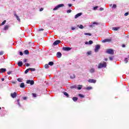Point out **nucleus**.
Returning <instances> with one entry per match:
<instances>
[{
    "instance_id": "nucleus-53",
    "label": "nucleus",
    "mask_w": 129,
    "mask_h": 129,
    "mask_svg": "<svg viewBox=\"0 0 129 129\" xmlns=\"http://www.w3.org/2000/svg\"><path fill=\"white\" fill-rule=\"evenodd\" d=\"M104 10V9H103V8H100V11H103Z\"/></svg>"
},
{
    "instance_id": "nucleus-57",
    "label": "nucleus",
    "mask_w": 129,
    "mask_h": 129,
    "mask_svg": "<svg viewBox=\"0 0 129 129\" xmlns=\"http://www.w3.org/2000/svg\"><path fill=\"white\" fill-rule=\"evenodd\" d=\"M69 7H72V4H68Z\"/></svg>"
},
{
    "instance_id": "nucleus-54",
    "label": "nucleus",
    "mask_w": 129,
    "mask_h": 129,
    "mask_svg": "<svg viewBox=\"0 0 129 129\" xmlns=\"http://www.w3.org/2000/svg\"><path fill=\"white\" fill-rule=\"evenodd\" d=\"M11 73H12V72H8L7 73V74H8V75H10Z\"/></svg>"
},
{
    "instance_id": "nucleus-43",
    "label": "nucleus",
    "mask_w": 129,
    "mask_h": 129,
    "mask_svg": "<svg viewBox=\"0 0 129 129\" xmlns=\"http://www.w3.org/2000/svg\"><path fill=\"white\" fill-rule=\"evenodd\" d=\"M124 16H125V17H126V16H128V13L127 12V13H125Z\"/></svg>"
},
{
    "instance_id": "nucleus-5",
    "label": "nucleus",
    "mask_w": 129,
    "mask_h": 129,
    "mask_svg": "<svg viewBox=\"0 0 129 129\" xmlns=\"http://www.w3.org/2000/svg\"><path fill=\"white\" fill-rule=\"evenodd\" d=\"M100 49V46L99 44L96 45L95 47V52H98V50Z\"/></svg>"
},
{
    "instance_id": "nucleus-44",
    "label": "nucleus",
    "mask_w": 129,
    "mask_h": 129,
    "mask_svg": "<svg viewBox=\"0 0 129 129\" xmlns=\"http://www.w3.org/2000/svg\"><path fill=\"white\" fill-rule=\"evenodd\" d=\"M19 54L21 56H23V52L22 51L19 52Z\"/></svg>"
},
{
    "instance_id": "nucleus-51",
    "label": "nucleus",
    "mask_w": 129,
    "mask_h": 129,
    "mask_svg": "<svg viewBox=\"0 0 129 129\" xmlns=\"http://www.w3.org/2000/svg\"><path fill=\"white\" fill-rule=\"evenodd\" d=\"M43 10H44V8H41L39 11H40V12H42Z\"/></svg>"
},
{
    "instance_id": "nucleus-50",
    "label": "nucleus",
    "mask_w": 129,
    "mask_h": 129,
    "mask_svg": "<svg viewBox=\"0 0 129 129\" xmlns=\"http://www.w3.org/2000/svg\"><path fill=\"white\" fill-rule=\"evenodd\" d=\"M71 29L73 31H74V30H75L76 28L75 27H72Z\"/></svg>"
},
{
    "instance_id": "nucleus-8",
    "label": "nucleus",
    "mask_w": 129,
    "mask_h": 129,
    "mask_svg": "<svg viewBox=\"0 0 129 129\" xmlns=\"http://www.w3.org/2000/svg\"><path fill=\"white\" fill-rule=\"evenodd\" d=\"M88 82H89L90 83H96V80L94 79H90L88 80Z\"/></svg>"
},
{
    "instance_id": "nucleus-37",
    "label": "nucleus",
    "mask_w": 129,
    "mask_h": 129,
    "mask_svg": "<svg viewBox=\"0 0 129 129\" xmlns=\"http://www.w3.org/2000/svg\"><path fill=\"white\" fill-rule=\"evenodd\" d=\"M79 96H80V97H81L82 98H84V96L82 94H80L79 95Z\"/></svg>"
},
{
    "instance_id": "nucleus-14",
    "label": "nucleus",
    "mask_w": 129,
    "mask_h": 129,
    "mask_svg": "<svg viewBox=\"0 0 129 129\" xmlns=\"http://www.w3.org/2000/svg\"><path fill=\"white\" fill-rule=\"evenodd\" d=\"M90 73H94L95 72V69L94 68H91L90 70Z\"/></svg>"
},
{
    "instance_id": "nucleus-17",
    "label": "nucleus",
    "mask_w": 129,
    "mask_h": 129,
    "mask_svg": "<svg viewBox=\"0 0 129 129\" xmlns=\"http://www.w3.org/2000/svg\"><path fill=\"white\" fill-rule=\"evenodd\" d=\"M10 28V25H6L4 27L5 31H6L7 30H9V28Z\"/></svg>"
},
{
    "instance_id": "nucleus-64",
    "label": "nucleus",
    "mask_w": 129,
    "mask_h": 129,
    "mask_svg": "<svg viewBox=\"0 0 129 129\" xmlns=\"http://www.w3.org/2000/svg\"><path fill=\"white\" fill-rule=\"evenodd\" d=\"M0 109H2V108H1V107H0Z\"/></svg>"
},
{
    "instance_id": "nucleus-16",
    "label": "nucleus",
    "mask_w": 129,
    "mask_h": 129,
    "mask_svg": "<svg viewBox=\"0 0 129 129\" xmlns=\"http://www.w3.org/2000/svg\"><path fill=\"white\" fill-rule=\"evenodd\" d=\"M6 71H7V69H0V72L1 73H4V72H6Z\"/></svg>"
},
{
    "instance_id": "nucleus-23",
    "label": "nucleus",
    "mask_w": 129,
    "mask_h": 129,
    "mask_svg": "<svg viewBox=\"0 0 129 129\" xmlns=\"http://www.w3.org/2000/svg\"><path fill=\"white\" fill-rule=\"evenodd\" d=\"M63 94H64V95L67 96V97H69V94H68V93H67V92H63Z\"/></svg>"
},
{
    "instance_id": "nucleus-38",
    "label": "nucleus",
    "mask_w": 129,
    "mask_h": 129,
    "mask_svg": "<svg viewBox=\"0 0 129 129\" xmlns=\"http://www.w3.org/2000/svg\"><path fill=\"white\" fill-rule=\"evenodd\" d=\"M71 12H72V10H69L67 11V13L68 14H69V13H71Z\"/></svg>"
},
{
    "instance_id": "nucleus-13",
    "label": "nucleus",
    "mask_w": 129,
    "mask_h": 129,
    "mask_svg": "<svg viewBox=\"0 0 129 129\" xmlns=\"http://www.w3.org/2000/svg\"><path fill=\"white\" fill-rule=\"evenodd\" d=\"M82 13H80L75 15V19H77V18H78L79 17H80V16H82Z\"/></svg>"
},
{
    "instance_id": "nucleus-39",
    "label": "nucleus",
    "mask_w": 129,
    "mask_h": 129,
    "mask_svg": "<svg viewBox=\"0 0 129 129\" xmlns=\"http://www.w3.org/2000/svg\"><path fill=\"white\" fill-rule=\"evenodd\" d=\"M17 80H18V81H19V82H22V79H21V78H18V79H17Z\"/></svg>"
},
{
    "instance_id": "nucleus-42",
    "label": "nucleus",
    "mask_w": 129,
    "mask_h": 129,
    "mask_svg": "<svg viewBox=\"0 0 129 129\" xmlns=\"http://www.w3.org/2000/svg\"><path fill=\"white\" fill-rule=\"evenodd\" d=\"M98 8V6H96V7H94V11H96V10H97Z\"/></svg>"
},
{
    "instance_id": "nucleus-58",
    "label": "nucleus",
    "mask_w": 129,
    "mask_h": 129,
    "mask_svg": "<svg viewBox=\"0 0 129 129\" xmlns=\"http://www.w3.org/2000/svg\"><path fill=\"white\" fill-rule=\"evenodd\" d=\"M122 47L123 48H124V47H125V45L123 44V45H122Z\"/></svg>"
},
{
    "instance_id": "nucleus-1",
    "label": "nucleus",
    "mask_w": 129,
    "mask_h": 129,
    "mask_svg": "<svg viewBox=\"0 0 129 129\" xmlns=\"http://www.w3.org/2000/svg\"><path fill=\"white\" fill-rule=\"evenodd\" d=\"M103 67L104 68H105V67H106V62H103V63H99L98 66V69H101V68H103Z\"/></svg>"
},
{
    "instance_id": "nucleus-12",
    "label": "nucleus",
    "mask_w": 129,
    "mask_h": 129,
    "mask_svg": "<svg viewBox=\"0 0 129 129\" xmlns=\"http://www.w3.org/2000/svg\"><path fill=\"white\" fill-rule=\"evenodd\" d=\"M61 56L62 53H61L60 52H58L56 53V57H57V58H61Z\"/></svg>"
},
{
    "instance_id": "nucleus-3",
    "label": "nucleus",
    "mask_w": 129,
    "mask_h": 129,
    "mask_svg": "<svg viewBox=\"0 0 129 129\" xmlns=\"http://www.w3.org/2000/svg\"><path fill=\"white\" fill-rule=\"evenodd\" d=\"M106 52L108 54H110L111 55H113V54H114V52H113V50L111 49L107 50Z\"/></svg>"
},
{
    "instance_id": "nucleus-52",
    "label": "nucleus",
    "mask_w": 129,
    "mask_h": 129,
    "mask_svg": "<svg viewBox=\"0 0 129 129\" xmlns=\"http://www.w3.org/2000/svg\"><path fill=\"white\" fill-rule=\"evenodd\" d=\"M17 102H18L19 105L20 106L21 105L20 104V100L18 99V100H17Z\"/></svg>"
},
{
    "instance_id": "nucleus-55",
    "label": "nucleus",
    "mask_w": 129,
    "mask_h": 129,
    "mask_svg": "<svg viewBox=\"0 0 129 129\" xmlns=\"http://www.w3.org/2000/svg\"><path fill=\"white\" fill-rule=\"evenodd\" d=\"M85 44H86V45H88V44H89V42H86L85 43Z\"/></svg>"
},
{
    "instance_id": "nucleus-41",
    "label": "nucleus",
    "mask_w": 129,
    "mask_h": 129,
    "mask_svg": "<svg viewBox=\"0 0 129 129\" xmlns=\"http://www.w3.org/2000/svg\"><path fill=\"white\" fill-rule=\"evenodd\" d=\"M124 62H125V63H127V62H128L127 58H125V59H124Z\"/></svg>"
},
{
    "instance_id": "nucleus-47",
    "label": "nucleus",
    "mask_w": 129,
    "mask_h": 129,
    "mask_svg": "<svg viewBox=\"0 0 129 129\" xmlns=\"http://www.w3.org/2000/svg\"><path fill=\"white\" fill-rule=\"evenodd\" d=\"M109 59H110V61H112L113 58L112 57H109Z\"/></svg>"
},
{
    "instance_id": "nucleus-56",
    "label": "nucleus",
    "mask_w": 129,
    "mask_h": 129,
    "mask_svg": "<svg viewBox=\"0 0 129 129\" xmlns=\"http://www.w3.org/2000/svg\"><path fill=\"white\" fill-rule=\"evenodd\" d=\"M26 66H27V67L30 66V64L29 63H26Z\"/></svg>"
},
{
    "instance_id": "nucleus-22",
    "label": "nucleus",
    "mask_w": 129,
    "mask_h": 129,
    "mask_svg": "<svg viewBox=\"0 0 129 129\" xmlns=\"http://www.w3.org/2000/svg\"><path fill=\"white\" fill-rule=\"evenodd\" d=\"M20 87L21 88H24V87H25V83H21L20 85Z\"/></svg>"
},
{
    "instance_id": "nucleus-63",
    "label": "nucleus",
    "mask_w": 129,
    "mask_h": 129,
    "mask_svg": "<svg viewBox=\"0 0 129 129\" xmlns=\"http://www.w3.org/2000/svg\"><path fill=\"white\" fill-rule=\"evenodd\" d=\"M112 6V4L110 5V7H111Z\"/></svg>"
},
{
    "instance_id": "nucleus-24",
    "label": "nucleus",
    "mask_w": 129,
    "mask_h": 129,
    "mask_svg": "<svg viewBox=\"0 0 129 129\" xmlns=\"http://www.w3.org/2000/svg\"><path fill=\"white\" fill-rule=\"evenodd\" d=\"M6 23H7V21L4 20V22L1 23V26H4V25H5V24H6Z\"/></svg>"
},
{
    "instance_id": "nucleus-34",
    "label": "nucleus",
    "mask_w": 129,
    "mask_h": 129,
    "mask_svg": "<svg viewBox=\"0 0 129 129\" xmlns=\"http://www.w3.org/2000/svg\"><path fill=\"white\" fill-rule=\"evenodd\" d=\"M112 8V9H116V5L113 4Z\"/></svg>"
},
{
    "instance_id": "nucleus-2",
    "label": "nucleus",
    "mask_w": 129,
    "mask_h": 129,
    "mask_svg": "<svg viewBox=\"0 0 129 129\" xmlns=\"http://www.w3.org/2000/svg\"><path fill=\"white\" fill-rule=\"evenodd\" d=\"M62 7H64V4H59L53 9V11H57L58 9H59V8H62Z\"/></svg>"
},
{
    "instance_id": "nucleus-30",
    "label": "nucleus",
    "mask_w": 129,
    "mask_h": 129,
    "mask_svg": "<svg viewBox=\"0 0 129 129\" xmlns=\"http://www.w3.org/2000/svg\"><path fill=\"white\" fill-rule=\"evenodd\" d=\"M44 67H45V68L46 69H48V68H49V64H46L45 65Z\"/></svg>"
},
{
    "instance_id": "nucleus-36",
    "label": "nucleus",
    "mask_w": 129,
    "mask_h": 129,
    "mask_svg": "<svg viewBox=\"0 0 129 129\" xmlns=\"http://www.w3.org/2000/svg\"><path fill=\"white\" fill-rule=\"evenodd\" d=\"M86 89H87V90H90V89H92V87H88L86 88Z\"/></svg>"
},
{
    "instance_id": "nucleus-11",
    "label": "nucleus",
    "mask_w": 129,
    "mask_h": 129,
    "mask_svg": "<svg viewBox=\"0 0 129 129\" xmlns=\"http://www.w3.org/2000/svg\"><path fill=\"white\" fill-rule=\"evenodd\" d=\"M60 42L61 41L60 40H56L54 42H53V45L54 46H56V45H58V44L60 43Z\"/></svg>"
},
{
    "instance_id": "nucleus-59",
    "label": "nucleus",
    "mask_w": 129,
    "mask_h": 129,
    "mask_svg": "<svg viewBox=\"0 0 129 129\" xmlns=\"http://www.w3.org/2000/svg\"><path fill=\"white\" fill-rule=\"evenodd\" d=\"M2 80L3 81H5V79H4V78H2Z\"/></svg>"
},
{
    "instance_id": "nucleus-26",
    "label": "nucleus",
    "mask_w": 129,
    "mask_h": 129,
    "mask_svg": "<svg viewBox=\"0 0 129 129\" xmlns=\"http://www.w3.org/2000/svg\"><path fill=\"white\" fill-rule=\"evenodd\" d=\"M73 100H74V101H77V100H78V98L77 97H73Z\"/></svg>"
},
{
    "instance_id": "nucleus-27",
    "label": "nucleus",
    "mask_w": 129,
    "mask_h": 129,
    "mask_svg": "<svg viewBox=\"0 0 129 129\" xmlns=\"http://www.w3.org/2000/svg\"><path fill=\"white\" fill-rule=\"evenodd\" d=\"M24 52L25 54H26V55H28V54H29V50H26L24 51Z\"/></svg>"
},
{
    "instance_id": "nucleus-48",
    "label": "nucleus",
    "mask_w": 129,
    "mask_h": 129,
    "mask_svg": "<svg viewBox=\"0 0 129 129\" xmlns=\"http://www.w3.org/2000/svg\"><path fill=\"white\" fill-rule=\"evenodd\" d=\"M32 95H33V97H36V94L33 93V94H32Z\"/></svg>"
},
{
    "instance_id": "nucleus-46",
    "label": "nucleus",
    "mask_w": 129,
    "mask_h": 129,
    "mask_svg": "<svg viewBox=\"0 0 129 129\" xmlns=\"http://www.w3.org/2000/svg\"><path fill=\"white\" fill-rule=\"evenodd\" d=\"M4 55V52L3 51H1L0 52V55Z\"/></svg>"
},
{
    "instance_id": "nucleus-9",
    "label": "nucleus",
    "mask_w": 129,
    "mask_h": 129,
    "mask_svg": "<svg viewBox=\"0 0 129 129\" xmlns=\"http://www.w3.org/2000/svg\"><path fill=\"white\" fill-rule=\"evenodd\" d=\"M107 42H111V39H106L102 41V43H106Z\"/></svg>"
},
{
    "instance_id": "nucleus-62",
    "label": "nucleus",
    "mask_w": 129,
    "mask_h": 129,
    "mask_svg": "<svg viewBox=\"0 0 129 129\" xmlns=\"http://www.w3.org/2000/svg\"><path fill=\"white\" fill-rule=\"evenodd\" d=\"M105 60L107 61V58H105Z\"/></svg>"
},
{
    "instance_id": "nucleus-6",
    "label": "nucleus",
    "mask_w": 129,
    "mask_h": 129,
    "mask_svg": "<svg viewBox=\"0 0 129 129\" xmlns=\"http://www.w3.org/2000/svg\"><path fill=\"white\" fill-rule=\"evenodd\" d=\"M94 25H96V26H98L99 25H100V23L98 22H93L92 25H90V27L93 28V27H95Z\"/></svg>"
},
{
    "instance_id": "nucleus-35",
    "label": "nucleus",
    "mask_w": 129,
    "mask_h": 129,
    "mask_svg": "<svg viewBox=\"0 0 129 129\" xmlns=\"http://www.w3.org/2000/svg\"><path fill=\"white\" fill-rule=\"evenodd\" d=\"M71 88H77V86L76 85H75L71 87Z\"/></svg>"
},
{
    "instance_id": "nucleus-31",
    "label": "nucleus",
    "mask_w": 129,
    "mask_h": 129,
    "mask_svg": "<svg viewBox=\"0 0 129 129\" xmlns=\"http://www.w3.org/2000/svg\"><path fill=\"white\" fill-rule=\"evenodd\" d=\"M30 71V69H27L25 71V74H27V73H28V72H29Z\"/></svg>"
},
{
    "instance_id": "nucleus-33",
    "label": "nucleus",
    "mask_w": 129,
    "mask_h": 129,
    "mask_svg": "<svg viewBox=\"0 0 129 129\" xmlns=\"http://www.w3.org/2000/svg\"><path fill=\"white\" fill-rule=\"evenodd\" d=\"M92 44H93V41H92V40H90L89 41V45H92Z\"/></svg>"
},
{
    "instance_id": "nucleus-61",
    "label": "nucleus",
    "mask_w": 129,
    "mask_h": 129,
    "mask_svg": "<svg viewBox=\"0 0 129 129\" xmlns=\"http://www.w3.org/2000/svg\"><path fill=\"white\" fill-rule=\"evenodd\" d=\"M24 62H27V59H25Z\"/></svg>"
},
{
    "instance_id": "nucleus-60",
    "label": "nucleus",
    "mask_w": 129,
    "mask_h": 129,
    "mask_svg": "<svg viewBox=\"0 0 129 129\" xmlns=\"http://www.w3.org/2000/svg\"><path fill=\"white\" fill-rule=\"evenodd\" d=\"M13 84H15L16 83V82H12Z\"/></svg>"
},
{
    "instance_id": "nucleus-32",
    "label": "nucleus",
    "mask_w": 129,
    "mask_h": 129,
    "mask_svg": "<svg viewBox=\"0 0 129 129\" xmlns=\"http://www.w3.org/2000/svg\"><path fill=\"white\" fill-rule=\"evenodd\" d=\"M84 35H85L86 36H91V34L88 33H84Z\"/></svg>"
},
{
    "instance_id": "nucleus-25",
    "label": "nucleus",
    "mask_w": 129,
    "mask_h": 129,
    "mask_svg": "<svg viewBox=\"0 0 129 129\" xmlns=\"http://www.w3.org/2000/svg\"><path fill=\"white\" fill-rule=\"evenodd\" d=\"M77 27H78V28H79L80 29H83V25H80V26L78 25Z\"/></svg>"
},
{
    "instance_id": "nucleus-10",
    "label": "nucleus",
    "mask_w": 129,
    "mask_h": 129,
    "mask_svg": "<svg viewBox=\"0 0 129 129\" xmlns=\"http://www.w3.org/2000/svg\"><path fill=\"white\" fill-rule=\"evenodd\" d=\"M62 50H63V51H70V50H71V47H63L62 48Z\"/></svg>"
},
{
    "instance_id": "nucleus-7",
    "label": "nucleus",
    "mask_w": 129,
    "mask_h": 129,
    "mask_svg": "<svg viewBox=\"0 0 129 129\" xmlns=\"http://www.w3.org/2000/svg\"><path fill=\"white\" fill-rule=\"evenodd\" d=\"M11 96L12 97V98H16V97H17V93H12L11 94Z\"/></svg>"
},
{
    "instance_id": "nucleus-15",
    "label": "nucleus",
    "mask_w": 129,
    "mask_h": 129,
    "mask_svg": "<svg viewBox=\"0 0 129 129\" xmlns=\"http://www.w3.org/2000/svg\"><path fill=\"white\" fill-rule=\"evenodd\" d=\"M120 28L119 27H113L112 28V30H113V31H118V30H119Z\"/></svg>"
},
{
    "instance_id": "nucleus-49",
    "label": "nucleus",
    "mask_w": 129,
    "mask_h": 129,
    "mask_svg": "<svg viewBox=\"0 0 129 129\" xmlns=\"http://www.w3.org/2000/svg\"><path fill=\"white\" fill-rule=\"evenodd\" d=\"M27 98H28L27 97H23V100H26Z\"/></svg>"
},
{
    "instance_id": "nucleus-19",
    "label": "nucleus",
    "mask_w": 129,
    "mask_h": 129,
    "mask_svg": "<svg viewBox=\"0 0 129 129\" xmlns=\"http://www.w3.org/2000/svg\"><path fill=\"white\" fill-rule=\"evenodd\" d=\"M18 66L20 67H21V66H23V62L22 61H19L18 62Z\"/></svg>"
},
{
    "instance_id": "nucleus-20",
    "label": "nucleus",
    "mask_w": 129,
    "mask_h": 129,
    "mask_svg": "<svg viewBox=\"0 0 129 129\" xmlns=\"http://www.w3.org/2000/svg\"><path fill=\"white\" fill-rule=\"evenodd\" d=\"M48 65L50 66H53L54 65V62L53 61H50L48 63Z\"/></svg>"
},
{
    "instance_id": "nucleus-28",
    "label": "nucleus",
    "mask_w": 129,
    "mask_h": 129,
    "mask_svg": "<svg viewBox=\"0 0 129 129\" xmlns=\"http://www.w3.org/2000/svg\"><path fill=\"white\" fill-rule=\"evenodd\" d=\"M30 71H36V69L35 68H29Z\"/></svg>"
},
{
    "instance_id": "nucleus-18",
    "label": "nucleus",
    "mask_w": 129,
    "mask_h": 129,
    "mask_svg": "<svg viewBox=\"0 0 129 129\" xmlns=\"http://www.w3.org/2000/svg\"><path fill=\"white\" fill-rule=\"evenodd\" d=\"M15 16L16 17L17 20L18 22H21V19L19 18V16L17 15V14H15Z\"/></svg>"
},
{
    "instance_id": "nucleus-21",
    "label": "nucleus",
    "mask_w": 129,
    "mask_h": 129,
    "mask_svg": "<svg viewBox=\"0 0 129 129\" xmlns=\"http://www.w3.org/2000/svg\"><path fill=\"white\" fill-rule=\"evenodd\" d=\"M77 88L79 90H81V89L82 88V85H79L78 87H77Z\"/></svg>"
},
{
    "instance_id": "nucleus-29",
    "label": "nucleus",
    "mask_w": 129,
    "mask_h": 129,
    "mask_svg": "<svg viewBox=\"0 0 129 129\" xmlns=\"http://www.w3.org/2000/svg\"><path fill=\"white\" fill-rule=\"evenodd\" d=\"M70 77H71V78L72 79H74V78H75L76 76H75V75H71V76H70Z\"/></svg>"
},
{
    "instance_id": "nucleus-45",
    "label": "nucleus",
    "mask_w": 129,
    "mask_h": 129,
    "mask_svg": "<svg viewBox=\"0 0 129 129\" xmlns=\"http://www.w3.org/2000/svg\"><path fill=\"white\" fill-rule=\"evenodd\" d=\"M38 31H39V32H41V31H44V29H43V28L39 29L38 30Z\"/></svg>"
},
{
    "instance_id": "nucleus-4",
    "label": "nucleus",
    "mask_w": 129,
    "mask_h": 129,
    "mask_svg": "<svg viewBox=\"0 0 129 129\" xmlns=\"http://www.w3.org/2000/svg\"><path fill=\"white\" fill-rule=\"evenodd\" d=\"M26 83H27V84H31V85H34L35 82L33 80H28L27 81Z\"/></svg>"
},
{
    "instance_id": "nucleus-40",
    "label": "nucleus",
    "mask_w": 129,
    "mask_h": 129,
    "mask_svg": "<svg viewBox=\"0 0 129 129\" xmlns=\"http://www.w3.org/2000/svg\"><path fill=\"white\" fill-rule=\"evenodd\" d=\"M88 55H91V51H89L87 52Z\"/></svg>"
}]
</instances>
